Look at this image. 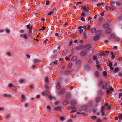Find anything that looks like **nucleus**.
Segmentation results:
<instances>
[{
	"mask_svg": "<svg viewBox=\"0 0 122 122\" xmlns=\"http://www.w3.org/2000/svg\"><path fill=\"white\" fill-rule=\"evenodd\" d=\"M113 90V89L112 87H111L109 89V90H107L106 91L107 93L108 94H109L110 93V92L112 91Z\"/></svg>",
	"mask_w": 122,
	"mask_h": 122,
	"instance_id": "9",
	"label": "nucleus"
},
{
	"mask_svg": "<svg viewBox=\"0 0 122 122\" xmlns=\"http://www.w3.org/2000/svg\"><path fill=\"white\" fill-rule=\"evenodd\" d=\"M111 32V30L110 28H107L106 30V33L107 34H110Z\"/></svg>",
	"mask_w": 122,
	"mask_h": 122,
	"instance_id": "8",
	"label": "nucleus"
},
{
	"mask_svg": "<svg viewBox=\"0 0 122 122\" xmlns=\"http://www.w3.org/2000/svg\"><path fill=\"white\" fill-rule=\"evenodd\" d=\"M102 120H101L99 119L98 118L97 119V121L96 122H102Z\"/></svg>",
	"mask_w": 122,
	"mask_h": 122,
	"instance_id": "45",
	"label": "nucleus"
},
{
	"mask_svg": "<svg viewBox=\"0 0 122 122\" xmlns=\"http://www.w3.org/2000/svg\"><path fill=\"white\" fill-rule=\"evenodd\" d=\"M68 100H65L63 102V105H66L68 104Z\"/></svg>",
	"mask_w": 122,
	"mask_h": 122,
	"instance_id": "14",
	"label": "nucleus"
},
{
	"mask_svg": "<svg viewBox=\"0 0 122 122\" xmlns=\"http://www.w3.org/2000/svg\"><path fill=\"white\" fill-rule=\"evenodd\" d=\"M92 59L93 60H97V58L96 56H94L93 57Z\"/></svg>",
	"mask_w": 122,
	"mask_h": 122,
	"instance_id": "35",
	"label": "nucleus"
},
{
	"mask_svg": "<svg viewBox=\"0 0 122 122\" xmlns=\"http://www.w3.org/2000/svg\"><path fill=\"white\" fill-rule=\"evenodd\" d=\"M96 30V29L95 28H93L91 30V31L92 33L95 32Z\"/></svg>",
	"mask_w": 122,
	"mask_h": 122,
	"instance_id": "17",
	"label": "nucleus"
},
{
	"mask_svg": "<svg viewBox=\"0 0 122 122\" xmlns=\"http://www.w3.org/2000/svg\"><path fill=\"white\" fill-rule=\"evenodd\" d=\"M111 55H112L111 58L112 59H114L115 56L114 55H113V53L112 52H111Z\"/></svg>",
	"mask_w": 122,
	"mask_h": 122,
	"instance_id": "25",
	"label": "nucleus"
},
{
	"mask_svg": "<svg viewBox=\"0 0 122 122\" xmlns=\"http://www.w3.org/2000/svg\"><path fill=\"white\" fill-rule=\"evenodd\" d=\"M81 20L83 21H85V19L83 17H82L81 18Z\"/></svg>",
	"mask_w": 122,
	"mask_h": 122,
	"instance_id": "55",
	"label": "nucleus"
},
{
	"mask_svg": "<svg viewBox=\"0 0 122 122\" xmlns=\"http://www.w3.org/2000/svg\"><path fill=\"white\" fill-rule=\"evenodd\" d=\"M105 89H106V90H107H107H108V88L107 87V84H106V86H105Z\"/></svg>",
	"mask_w": 122,
	"mask_h": 122,
	"instance_id": "52",
	"label": "nucleus"
},
{
	"mask_svg": "<svg viewBox=\"0 0 122 122\" xmlns=\"http://www.w3.org/2000/svg\"><path fill=\"white\" fill-rule=\"evenodd\" d=\"M114 48L115 50H117V46H115L114 47Z\"/></svg>",
	"mask_w": 122,
	"mask_h": 122,
	"instance_id": "64",
	"label": "nucleus"
},
{
	"mask_svg": "<svg viewBox=\"0 0 122 122\" xmlns=\"http://www.w3.org/2000/svg\"><path fill=\"white\" fill-rule=\"evenodd\" d=\"M95 75L96 77H98L99 75V73L98 71H96L95 74Z\"/></svg>",
	"mask_w": 122,
	"mask_h": 122,
	"instance_id": "18",
	"label": "nucleus"
},
{
	"mask_svg": "<svg viewBox=\"0 0 122 122\" xmlns=\"http://www.w3.org/2000/svg\"><path fill=\"white\" fill-rule=\"evenodd\" d=\"M101 4H101V3H98L97 4V6H100V5H101Z\"/></svg>",
	"mask_w": 122,
	"mask_h": 122,
	"instance_id": "51",
	"label": "nucleus"
},
{
	"mask_svg": "<svg viewBox=\"0 0 122 122\" xmlns=\"http://www.w3.org/2000/svg\"><path fill=\"white\" fill-rule=\"evenodd\" d=\"M77 59V56H75L73 57L72 58V60L73 61H76Z\"/></svg>",
	"mask_w": 122,
	"mask_h": 122,
	"instance_id": "20",
	"label": "nucleus"
},
{
	"mask_svg": "<svg viewBox=\"0 0 122 122\" xmlns=\"http://www.w3.org/2000/svg\"><path fill=\"white\" fill-rule=\"evenodd\" d=\"M96 63L97 64H98L99 63L98 61L97 60L96 61Z\"/></svg>",
	"mask_w": 122,
	"mask_h": 122,
	"instance_id": "58",
	"label": "nucleus"
},
{
	"mask_svg": "<svg viewBox=\"0 0 122 122\" xmlns=\"http://www.w3.org/2000/svg\"><path fill=\"white\" fill-rule=\"evenodd\" d=\"M72 65V64L71 63H69L67 66V68H71Z\"/></svg>",
	"mask_w": 122,
	"mask_h": 122,
	"instance_id": "22",
	"label": "nucleus"
},
{
	"mask_svg": "<svg viewBox=\"0 0 122 122\" xmlns=\"http://www.w3.org/2000/svg\"><path fill=\"white\" fill-rule=\"evenodd\" d=\"M79 30V32L80 33H82L83 32V29H81Z\"/></svg>",
	"mask_w": 122,
	"mask_h": 122,
	"instance_id": "40",
	"label": "nucleus"
},
{
	"mask_svg": "<svg viewBox=\"0 0 122 122\" xmlns=\"http://www.w3.org/2000/svg\"><path fill=\"white\" fill-rule=\"evenodd\" d=\"M47 91H45L42 93V96H45L47 95Z\"/></svg>",
	"mask_w": 122,
	"mask_h": 122,
	"instance_id": "23",
	"label": "nucleus"
},
{
	"mask_svg": "<svg viewBox=\"0 0 122 122\" xmlns=\"http://www.w3.org/2000/svg\"><path fill=\"white\" fill-rule=\"evenodd\" d=\"M91 118L93 120H95L97 118V117L96 116H93L91 117Z\"/></svg>",
	"mask_w": 122,
	"mask_h": 122,
	"instance_id": "33",
	"label": "nucleus"
},
{
	"mask_svg": "<svg viewBox=\"0 0 122 122\" xmlns=\"http://www.w3.org/2000/svg\"><path fill=\"white\" fill-rule=\"evenodd\" d=\"M100 56H105V53L104 52H101L100 53Z\"/></svg>",
	"mask_w": 122,
	"mask_h": 122,
	"instance_id": "29",
	"label": "nucleus"
},
{
	"mask_svg": "<svg viewBox=\"0 0 122 122\" xmlns=\"http://www.w3.org/2000/svg\"><path fill=\"white\" fill-rule=\"evenodd\" d=\"M88 62L89 63H92V60H91L90 59L88 61Z\"/></svg>",
	"mask_w": 122,
	"mask_h": 122,
	"instance_id": "59",
	"label": "nucleus"
},
{
	"mask_svg": "<svg viewBox=\"0 0 122 122\" xmlns=\"http://www.w3.org/2000/svg\"><path fill=\"white\" fill-rule=\"evenodd\" d=\"M67 122H72V120L71 119H70L67 121Z\"/></svg>",
	"mask_w": 122,
	"mask_h": 122,
	"instance_id": "63",
	"label": "nucleus"
},
{
	"mask_svg": "<svg viewBox=\"0 0 122 122\" xmlns=\"http://www.w3.org/2000/svg\"><path fill=\"white\" fill-rule=\"evenodd\" d=\"M21 98L22 100H24L25 99V96L24 95H22L21 96Z\"/></svg>",
	"mask_w": 122,
	"mask_h": 122,
	"instance_id": "36",
	"label": "nucleus"
},
{
	"mask_svg": "<svg viewBox=\"0 0 122 122\" xmlns=\"http://www.w3.org/2000/svg\"><path fill=\"white\" fill-rule=\"evenodd\" d=\"M49 98L51 99H52L53 98V97L51 96H49L48 97Z\"/></svg>",
	"mask_w": 122,
	"mask_h": 122,
	"instance_id": "54",
	"label": "nucleus"
},
{
	"mask_svg": "<svg viewBox=\"0 0 122 122\" xmlns=\"http://www.w3.org/2000/svg\"><path fill=\"white\" fill-rule=\"evenodd\" d=\"M103 80L102 79H101L100 81V82L99 84V86H102L103 89H104L105 88L104 85L103 84Z\"/></svg>",
	"mask_w": 122,
	"mask_h": 122,
	"instance_id": "3",
	"label": "nucleus"
},
{
	"mask_svg": "<svg viewBox=\"0 0 122 122\" xmlns=\"http://www.w3.org/2000/svg\"><path fill=\"white\" fill-rule=\"evenodd\" d=\"M118 115L119 119L122 120V114L120 115L118 114Z\"/></svg>",
	"mask_w": 122,
	"mask_h": 122,
	"instance_id": "34",
	"label": "nucleus"
},
{
	"mask_svg": "<svg viewBox=\"0 0 122 122\" xmlns=\"http://www.w3.org/2000/svg\"><path fill=\"white\" fill-rule=\"evenodd\" d=\"M85 48L86 49H89L91 48V46L90 44H88L86 45Z\"/></svg>",
	"mask_w": 122,
	"mask_h": 122,
	"instance_id": "19",
	"label": "nucleus"
},
{
	"mask_svg": "<svg viewBox=\"0 0 122 122\" xmlns=\"http://www.w3.org/2000/svg\"><path fill=\"white\" fill-rule=\"evenodd\" d=\"M64 89H61L60 90L58 93V94L61 95L64 94Z\"/></svg>",
	"mask_w": 122,
	"mask_h": 122,
	"instance_id": "5",
	"label": "nucleus"
},
{
	"mask_svg": "<svg viewBox=\"0 0 122 122\" xmlns=\"http://www.w3.org/2000/svg\"><path fill=\"white\" fill-rule=\"evenodd\" d=\"M66 97L67 98H69L71 97V94L69 93L67 94L66 95Z\"/></svg>",
	"mask_w": 122,
	"mask_h": 122,
	"instance_id": "24",
	"label": "nucleus"
},
{
	"mask_svg": "<svg viewBox=\"0 0 122 122\" xmlns=\"http://www.w3.org/2000/svg\"><path fill=\"white\" fill-rule=\"evenodd\" d=\"M116 5L117 6H120L121 5V2L119 1L117 2L116 3Z\"/></svg>",
	"mask_w": 122,
	"mask_h": 122,
	"instance_id": "26",
	"label": "nucleus"
},
{
	"mask_svg": "<svg viewBox=\"0 0 122 122\" xmlns=\"http://www.w3.org/2000/svg\"><path fill=\"white\" fill-rule=\"evenodd\" d=\"M120 39L118 37H116L115 38V40L116 41H119Z\"/></svg>",
	"mask_w": 122,
	"mask_h": 122,
	"instance_id": "44",
	"label": "nucleus"
},
{
	"mask_svg": "<svg viewBox=\"0 0 122 122\" xmlns=\"http://www.w3.org/2000/svg\"><path fill=\"white\" fill-rule=\"evenodd\" d=\"M102 20L103 18L102 17H100L99 19L98 20L100 21H102Z\"/></svg>",
	"mask_w": 122,
	"mask_h": 122,
	"instance_id": "43",
	"label": "nucleus"
},
{
	"mask_svg": "<svg viewBox=\"0 0 122 122\" xmlns=\"http://www.w3.org/2000/svg\"><path fill=\"white\" fill-rule=\"evenodd\" d=\"M60 120H61L62 121H63L64 120V118L62 117H60Z\"/></svg>",
	"mask_w": 122,
	"mask_h": 122,
	"instance_id": "50",
	"label": "nucleus"
},
{
	"mask_svg": "<svg viewBox=\"0 0 122 122\" xmlns=\"http://www.w3.org/2000/svg\"><path fill=\"white\" fill-rule=\"evenodd\" d=\"M24 81V80L21 79L19 80V82L21 84Z\"/></svg>",
	"mask_w": 122,
	"mask_h": 122,
	"instance_id": "37",
	"label": "nucleus"
},
{
	"mask_svg": "<svg viewBox=\"0 0 122 122\" xmlns=\"http://www.w3.org/2000/svg\"><path fill=\"white\" fill-rule=\"evenodd\" d=\"M27 28L29 30V34L30 33H31L32 32V29L33 28V27L32 26H30V24H28L26 26Z\"/></svg>",
	"mask_w": 122,
	"mask_h": 122,
	"instance_id": "1",
	"label": "nucleus"
},
{
	"mask_svg": "<svg viewBox=\"0 0 122 122\" xmlns=\"http://www.w3.org/2000/svg\"><path fill=\"white\" fill-rule=\"evenodd\" d=\"M60 84L61 83L60 82H58L56 86V88L58 89H59L60 88Z\"/></svg>",
	"mask_w": 122,
	"mask_h": 122,
	"instance_id": "6",
	"label": "nucleus"
},
{
	"mask_svg": "<svg viewBox=\"0 0 122 122\" xmlns=\"http://www.w3.org/2000/svg\"><path fill=\"white\" fill-rule=\"evenodd\" d=\"M76 103L77 102L76 101L74 100L72 101L71 102V105H73V106H71V108L72 109L74 108L75 107L74 106L76 104Z\"/></svg>",
	"mask_w": 122,
	"mask_h": 122,
	"instance_id": "2",
	"label": "nucleus"
},
{
	"mask_svg": "<svg viewBox=\"0 0 122 122\" xmlns=\"http://www.w3.org/2000/svg\"><path fill=\"white\" fill-rule=\"evenodd\" d=\"M119 69L118 68H116L114 70V71L115 72H117L118 71Z\"/></svg>",
	"mask_w": 122,
	"mask_h": 122,
	"instance_id": "42",
	"label": "nucleus"
},
{
	"mask_svg": "<svg viewBox=\"0 0 122 122\" xmlns=\"http://www.w3.org/2000/svg\"><path fill=\"white\" fill-rule=\"evenodd\" d=\"M118 19L119 20H121L122 19V16H121L118 18Z\"/></svg>",
	"mask_w": 122,
	"mask_h": 122,
	"instance_id": "38",
	"label": "nucleus"
},
{
	"mask_svg": "<svg viewBox=\"0 0 122 122\" xmlns=\"http://www.w3.org/2000/svg\"><path fill=\"white\" fill-rule=\"evenodd\" d=\"M61 109V107H60L58 106L54 108V110L55 111H57L60 110Z\"/></svg>",
	"mask_w": 122,
	"mask_h": 122,
	"instance_id": "11",
	"label": "nucleus"
},
{
	"mask_svg": "<svg viewBox=\"0 0 122 122\" xmlns=\"http://www.w3.org/2000/svg\"><path fill=\"white\" fill-rule=\"evenodd\" d=\"M110 10H113L115 9V8L112 4H111V6L110 7Z\"/></svg>",
	"mask_w": 122,
	"mask_h": 122,
	"instance_id": "13",
	"label": "nucleus"
},
{
	"mask_svg": "<svg viewBox=\"0 0 122 122\" xmlns=\"http://www.w3.org/2000/svg\"><path fill=\"white\" fill-rule=\"evenodd\" d=\"M112 64L111 62H110L109 64V66L110 67H112Z\"/></svg>",
	"mask_w": 122,
	"mask_h": 122,
	"instance_id": "41",
	"label": "nucleus"
},
{
	"mask_svg": "<svg viewBox=\"0 0 122 122\" xmlns=\"http://www.w3.org/2000/svg\"><path fill=\"white\" fill-rule=\"evenodd\" d=\"M45 82L46 83L48 82V78H46L45 80Z\"/></svg>",
	"mask_w": 122,
	"mask_h": 122,
	"instance_id": "39",
	"label": "nucleus"
},
{
	"mask_svg": "<svg viewBox=\"0 0 122 122\" xmlns=\"http://www.w3.org/2000/svg\"><path fill=\"white\" fill-rule=\"evenodd\" d=\"M108 26L109 25L108 24H105L103 25V28H106L108 27Z\"/></svg>",
	"mask_w": 122,
	"mask_h": 122,
	"instance_id": "21",
	"label": "nucleus"
},
{
	"mask_svg": "<svg viewBox=\"0 0 122 122\" xmlns=\"http://www.w3.org/2000/svg\"><path fill=\"white\" fill-rule=\"evenodd\" d=\"M3 96L5 97H10V95H8L7 94H4L3 95Z\"/></svg>",
	"mask_w": 122,
	"mask_h": 122,
	"instance_id": "30",
	"label": "nucleus"
},
{
	"mask_svg": "<svg viewBox=\"0 0 122 122\" xmlns=\"http://www.w3.org/2000/svg\"><path fill=\"white\" fill-rule=\"evenodd\" d=\"M65 58L67 60H68L69 59V58L68 56H66L65 57Z\"/></svg>",
	"mask_w": 122,
	"mask_h": 122,
	"instance_id": "62",
	"label": "nucleus"
},
{
	"mask_svg": "<svg viewBox=\"0 0 122 122\" xmlns=\"http://www.w3.org/2000/svg\"><path fill=\"white\" fill-rule=\"evenodd\" d=\"M23 38L25 39H27L28 38V36L26 34H24Z\"/></svg>",
	"mask_w": 122,
	"mask_h": 122,
	"instance_id": "28",
	"label": "nucleus"
},
{
	"mask_svg": "<svg viewBox=\"0 0 122 122\" xmlns=\"http://www.w3.org/2000/svg\"><path fill=\"white\" fill-rule=\"evenodd\" d=\"M84 10L87 12H88L89 11V9L86 7H84Z\"/></svg>",
	"mask_w": 122,
	"mask_h": 122,
	"instance_id": "31",
	"label": "nucleus"
},
{
	"mask_svg": "<svg viewBox=\"0 0 122 122\" xmlns=\"http://www.w3.org/2000/svg\"><path fill=\"white\" fill-rule=\"evenodd\" d=\"M101 98L99 97L97 98L96 100V102L97 103L98 102L101 100Z\"/></svg>",
	"mask_w": 122,
	"mask_h": 122,
	"instance_id": "27",
	"label": "nucleus"
},
{
	"mask_svg": "<svg viewBox=\"0 0 122 122\" xmlns=\"http://www.w3.org/2000/svg\"><path fill=\"white\" fill-rule=\"evenodd\" d=\"M104 106H102L101 107V109L100 110V112L102 113V115L104 116L105 115V113L103 112L104 109Z\"/></svg>",
	"mask_w": 122,
	"mask_h": 122,
	"instance_id": "4",
	"label": "nucleus"
},
{
	"mask_svg": "<svg viewBox=\"0 0 122 122\" xmlns=\"http://www.w3.org/2000/svg\"><path fill=\"white\" fill-rule=\"evenodd\" d=\"M76 110H72V111H71V112H70V113H74V112H76Z\"/></svg>",
	"mask_w": 122,
	"mask_h": 122,
	"instance_id": "47",
	"label": "nucleus"
},
{
	"mask_svg": "<svg viewBox=\"0 0 122 122\" xmlns=\"http://www.w3.org/2000/svg\"><path fill=\"white\" fill-rule=\"evenodd\" d=\"M54 13L53 11H50L48 14V15H50Z\"/></svg>",
	"mask_w": 122,
	"mask_h": 122,
	"instance_id": "32",
	"label": "nucleus"
},
{
	"mask_svg": "<svg viewBox=\"0 0 122 122\" xmlns=\"http://www.w3.org/2000/svg\"><path fill=\"white\" fill-rule=\"evenodd\" d=\"M45 86L46 88L47 89H48L49 88V86L47 85H45Z\"/></svg>",
	"mask_w": 122,
	"mask_h": 122,
	"instance_id": "53",
	"label": "nucleus"
},
{
	"mask_svg": "<svg viewBox=\"0 0 122 122\" xmlns=\"http://www.w3.org/2000/svg\"><path fill=\"white\" fill-rule=\"evenodd\" d=\"M86 54V52L84 51H82L80 55L81 56H84Z\"/></svg>",
	"mask_w": 122,
	"mask_h": 122,
	"instance_id": "16",
	"label": "nucleus"
},
{
	"mask_svg": "<svg viewBox=\"0 0 122 122\" xmlns=\"http://www.w3.org/2000/svg\"><path fill=\"white\" fill-rule=\"evenodd\" d=\"M7 55L9 56H10L11 55V53L10 52H8L7 53Z\"/></svg>",
	"mask_w": 122,
	"mask_h": 122,
	"instance_id": "48",
	"label": "nucleus"
},
{
	"mask_svg": "<svg viewBox=\"0 0 122 122\" xmlns=\"http://www.w3.org/2000/svg\"><path fill=\"white\" fill-rule=\"evenodd\" d=\"M33 61L34 63L40 62V60L37 59H34L33 60Z\"/></svg>",
	"mask_w": 122,
	"mask_h": 122,
	"instance_id": "12",
	"label": "nucleus"
},
{
	"mask_svg": "<svg viewBox=\"0 0 122 122\" xmlns=\"http://www.w3.org/2000/svg\"><path fill=\"white\" fill-rule=\"evenodd\" d=\"M81 16H85V14L84 13H83V12H82L81 14Z\"/></svg>",
	"mask_w": 122,
	"mask_h": 122,
	"instance_id": "60",
	"label": "nucleus"
},
{
	"mask_svg": "<svg viewBox=\"0 0 122 122\" xmlns=\"http://www.w3.org/2000/svg\"><path fill=\"white\" fill-rule=\"evenodd\" d=\"M88 107V106H84L81 107V109L83 110H85Z\"/></svg>",
	"mask_w": 122,
	"mask_h": 122,
	"instance_id": "10",
	"label": "nucleus"
},
{
	"mask_svg": "<svg viewBox=\"0 0 122 122\" xmlns=\"http://www.w3.org/2000/svg\"><path fill=\"white\" fill-rule=\"evenodd\" d=\"M99 36H96L94 37V40L95 41H96L99 39Z\"/></svg>",
	"mask_w": 122,
	"mask_h": 122,
	"instance_id": "15",
	"label": "nucleus"
},
{
	"mask_svg": "<svg viewBox=\"0 0 122 122\" xmlns=\"http://www.w3.org/2000/svg\"><path fill=\"white\" fill-rule=\"evenodd\" d=\"M115 37V35L113 34H111L110 36L109 37V39H111L112 38H114Z\"/></svg>",
	"mask_w": 122,
	"mask_h": 122,
	"instance_id": "7",
	"label": "nucleus"
},
{
	"mask_svg": "<svg viewBox=\"0 0 122 122\" xmlns=\"http://www.w3.org/2000/svg\"><path fill=\"white\" fill-rule=\"evenodd\" d=\"M8 86H9V87H11L13 85H12V84L10 83L9 85Z\"/></svg>",
	"mask_w": 122,
	"mask_h": 122,
	"instance_id": "57",
	"label": "nucleus"
},
{
	"mask_svg": "<svg viewBox=\"0 0 122 122\" xmlns=\"http://www.w3.org/2000/svg\"><path fill=\"white\" fill-rule=\"evenodd\" d=\"M103 75L105 76H106L107 75V72L104 71L103 72Z\"/></svg>",
	"mask_w": 122,
	"mask_h": 122,
	"instance_id": "46",
	"label": "nucleus"
},
{
	"mask_svg": "<svg viewBox=\"0 0 122 122\" xmlns=\"http://www.w3.org/2000/svg\"><path fill=\"white\" fill-rule=\"evenodd\" d=\"M24 106L25 107H27L28 106V104L27 103H25L24 104Z\"/></svg>",
	"mask_w": 122,
	"mask_h": 122,
	"instance_id": "56",
	"label": "nucleus"
},
{
	"mask_svg": "<svg viewBox=\"0 0 122 122\" xmlns=\"http://www.w3.org/2000/svg\"><path fill=\"white\" fill-rule=\"evenodd\" d=\"M72 44V41H70V42L69 43V46H71V45Z\"/></svg>",
	"mask_w": 122,
	"mask_h": 122,
	"instance_id": "49",
	"label": "nucleus"
},
{
	"mask_svg": "<svg viewBox=\"0 0 122 122\" xmlns=\"http://www.w3.org/2000/svg\"><path fill=\"white\" fill-rule=\"evenodd\" d=\"M6 31L7 33H9L10 32L9 30L7 29H6Z\"/></svg>",
	"mask_w": 122,
	"mask_h": 122,
	"instance_id": "61",
	"label": "nucleus"
}]
</instances>
